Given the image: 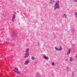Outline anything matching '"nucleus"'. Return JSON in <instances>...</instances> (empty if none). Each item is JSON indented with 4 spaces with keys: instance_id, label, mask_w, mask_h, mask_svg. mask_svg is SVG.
I'll use <instances>...</instances> for the list:
<instances>
[{
    "instance_id": "nucleus-1",
    "label": "nucleus",
    "mask_w": 77,
    "mask_h": 77,
    "mask_svg": "<svg viewBox=\"0 0 77 77\" xmlns=\"http://www.w3.org/2000/svg\"><path fill=\"white\" fill-rule=\"evenodd\" d=\"M59 4L58 2H57L55 5L54 9H59Z\"/></svg>"
},
{
    "instance_id": "nucleus-2",
    "label": "nucleus",
    "mask_w": 77,
    "mask_h": 77,
    "mask_svg": "<svg viewBox=\"0 0 77 77\" xmlns=\"http://www.w3.org/2000/svg\"><path fill=\"white\" fill-rule=\"evenodd\" d=\"M55 49L57 51H60L62 50V47L60 46L59 48H55Z\"/></svg>"
},
{
    "instance_id": "nucleus-3",
    "label": "nucleus",
    "mask_w": 77,
    "mask_h": 77,
    "mask_svg": "<svg viewBox=\"0 0 77 77\" xmlns=\"http://www.w3.org/2000/svg\"><path fill=\"white\" fill-rule=\"evenodd\" d=\"M29 63V60H27L24 63V65H27Z\"/></svg>"
},
{
    "instance_id": "nucleus-4",
    "label": "nucleus",
    "mask_w": 77,
    "mask_h": 77,
    "mask_svg": "<svg viewBox=\"0 0 77 77\" xmlns=\"http://www.w3.org/2000/svg\"><path fill=\"white\" fill-rule=\"evenodd\" d=\"M29 53H26L25 56V57H28L29 56Z\"/></svg>"
},
{
    "instance_id": "nucleus-5",
    "label": "nucleus",
    "mask_w": 77,
    "mask_h": 77,
    "mask_svg": "<svg viewBox=\"0 0 77 77\" xmlns=\"http://www.w3.org/2000/svg\"><path fill=\"white\" fill-rule=\"evenodd\" d=\"M15 17H16V16L15 14H14L13 15L12 20V21H14V19H15Z\"/></svg>"
},
{
    "instance_id": "nucleus-6",
    "label": "nucleus",
    "mask_w": 77,
    "mask_h": 77,
    "mask_svg": "<svg viewBox=\"0 0 77 77\" xmlns=\"http://www.w3.org/2000/svg\"><path fill=\"white\" fill-rule=\"evenodd\" d=\"M29 49H26V53H29L28 52H29Z\"/></svg>"
},
{
    "instance_id": "nucleus-7",
    "label": "nucleus",
    "mask_w": 77,
    "mask_h": 77,
    "mask_svg": "<svg viewBox=\"0 0 77 77\" xmlns=\"http://www.w3.org/2000/svg\"><path fill=\"white\" fill-rule=\"evenodd\" d=\"M70 50L69 49L68 52L67 53V55H68V54H69V53H70Z\"/></svg>"
},
{
    "instance_id": "nucleus-8",
    "label": "nucleus",
    "mask_w": 77,
    "mask_h": 77,
    "mask_svg": "<svg viewBox=\"0 0 77 77\" xmlns=\"http://www.w3.org/2000/svg\"><path fill=\"white\" fill-rule=\"evenodd\" d=\"M45 59H49V58H48V57H47V56H45Z\"/></svg>"
},
{
    "instance_id": "nucleus-9",
    "label": "nucleus",
    "mask_w": 77,
    "mask_h": 77,
    "mask_svg": "<svg viewBox=\"0 0 77 77\" xmlns=\"http://www.w3.org/2000/svg\"><path fill=\"white\" fill-rule=\"evenodd\" d=\"M53 2H54V1L53 0H51L50 3H53Z\"/></svg>"
},
{
    "instance_id": "nucleus-10",
    "label": "nucleus",
    "mask_w": 77,
    "mask_h": 77,
    "mask_svg": "<svg viewBox=\"0 0 77 77\" xmlns=\"http://www.w3.org/2000/svg\"><path fill=\"white\" fill-rule=\"evenodd\" d=\"M54 62H53L52 63V66H54Z\"/></svg>"
},
{
    "instance_id": "nucleus-11",
    "label": "nucleus",
    "mask_w": 77,
    "mask_h": 77,
    "mask_svg": "<svg viewBox=\"0 0 77 77\" xmlns=\"http://www.w3.org/2000/svg\"><path fill=\"white\" fill-rule=\"evenodd\" d=\"M16 71H18V69H17V68H14Z\"/></svg>"
},
{
    "instance_id": "nucleus-12",
    "label": "nucleus",
    "mask_w": 77,
    "mask_h": 77,
    "mask_svg": "<svg viewBox=\"0 0 77 77\" xmlns=\"http://www.w3.org/2000/svg\"><path fill=\"white\" fill-rule=\"evenodd\" d=\"M63 17H64V18H66V14H64L63 16Z\"/></svg>"
},
{
    "instance_id": "nucleus-13",
    "label": "nucleus",
    "mask_w": 77,
    "mask_h": 77,
    "mask_svg": "<svg viewBox=\"0 0 77 77\" xmlns=\"http://www.w3.org/2000/svg\"><path fill=\"white\" fill-rule=\"evenodd\" d=\"M72 58H70L69 60V61H72Z\"/></svg>"
},
{
    "instance_id": "nucleus-14",
    "label": "nucleus",
    "mask_w": 77,
    "mask_h": 77,
    "mask_svg": "<svg viewBox=\"0 0 77 77\" xmlns=\"http://www.w3.org/2000/svg\"><path fill=\"white\" fill-rule=\"evenodd\" d=\"M35 59V58L34 57H32V60H33V59Z\"/></svg>"
},
{
    "instance_id": "nucleus-15",
    "label": "nucleus",
    "mask_w": 77,
    "mask_h": 77,
    "mask_svg": "<svg viewBox=\"0 0 77 77\" xmlns=\"http://www.w3.org/2000/svg\"><path fill=\"white\" fill-rule=\"evenodd\" d=\"M75 15L76 16V18H77V13H75Z\"/></svg>"
},
{
    "instance_id": "nucleus-16",
    "label": "nucleus",
    "mask_w": 77,
    "mask_h": 77,
    "mask_svg": "<svg viewBox=\"0 0 77 77\" xmlns=\"http://www.w3.org/2000/svg\"><path fill=\"white\" fill-rule=\"evenodd\" d=\"M14 72H16V73H19V72H18L17 71H14Z\"/></svg>"
},
{
    "instance_id": "nucleus-17",
    "label": "nucleus",
    "mask_w": 77,
    "mask_h": 77,
    "mask_svg": "<svg viewBox=\"0 0 77 77\" xmlns=\"http://www.w3.org/2000/svg\"><path fill=\"white\" fill-rule=\"evenodd\" d=\"M74 1L75 2H77V0H74Z\"/></svg>"
},
{
    "instance_id": "nucleus-18",
    "label": "nucleus",
    "mask_w": 77,
    "mask_h": 77,
    "mask_svg": "<svg viewBox=\"0 0 77 77\" xmlns=\"http://www.w3.org/2000/svg\"><path fill=\"white\" fill-rule=\"evenodd\" d=\"M0 58H1V57H0Z\"/></svg>"
}]
</instances>
